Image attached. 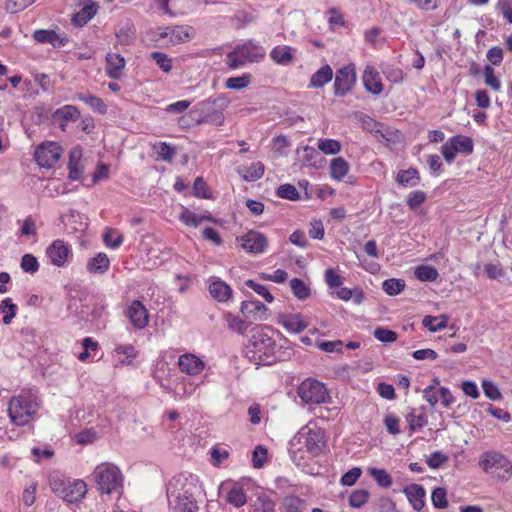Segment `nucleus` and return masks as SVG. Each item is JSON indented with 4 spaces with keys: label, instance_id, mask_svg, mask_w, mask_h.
I'll return each mask as SVG.
<instances>
[{
    "label": "nucleus",
    "instance_id": "nucleus-63",
    "mask_svg": "<svg viewBox=\"0 0 512 512\" xmlns=\"http://www.w3.org/2000/svg\"><path fill=\"white\" fill-rule=\"evenodd\" d=\"M275 503L267 495H260L257 497L255 509L258 512H272L274 510Z\"/></svg>",
    "mask_w": 512,
    "mask_h": 512
},
{
    "label": "nucleus",
    "instance_id": "nucleus-56",
    "mask_svg": "<svg viewBox=\"0 0 512 512\" xmlns=\"http://www.w3.org/2000/svg\"><path fill=\"white\" fill-rule=\"evenodd\" d=\"M481 384L483 392L488 399L497 401L502 398L500 390L492 381L484 379Z\"/></svg>",
    "mask_w": 512,
    "mask_h": 512
},
{
    "label": "nucleus",
    "instance_id": "nucleus-37",
    "mask_svg": "<svg viewBox=\"0 0 512 512\" xmlns=\"http://www.w3.org/2000/svg\"><path fill=\"white\" fill-rule=\"evenodd\" d=\"M296 153L300 157L303 166H315L316 159L319 157V152L315 148L308 145L298 148Z\"/></svg>",
    "mask_w": 512,
    "mask_h": 512
},
{
    "label": "nucleus",
    "instance_id": "nucleus-18",
    "mask_svg": "<svg viewBox=\"0 0 512 512\" xmlns=\"http://www.w3.org/2000/svg\"><path fill=\"white\" fill-rule=\"evenodd\" d=\"M278 323L290 333H301L308 327V322L300 313H282L278 316Z\"/></svg>",
    "mask_w": 512,
    "mask_h": 512
},
{
    "label": "nucleus",
    "instance_id": "nucleus-61",
    "mask_svg": "<svg viewBox=\"0 0 512 512\" xmlns=\"http://www.w3.org/2000/svg\"><path fill=\"white\" fill-rule=\"evenodd\" d=\"M426 200V193L421 190H415L409 193L407 197V205L410 209H417Z\"/></svg>",
    "mask_w": 512,
    "mask_h": 512
},
{
    "label": "nucleus",
    "instance_id": "nucleus-55",
    "mask_svg": "<svg viewBox=\"0 0 512 512\" xmlns=\"http://www.w3.org/2000/svg\"><path fill=\"white\" fill-rule=\"evenodd\" d=\"M24 272L34 274L39 270V263L37 258L32 254H25L22 256L21 264Z\"/></svg>",
    "mask_w": 512,
    "mask_h": 512
},
{
    "label": "nucleus",
    "instance_id": "nucleus-7",
    "mask_svg": "<svg viewBox=\"0 0 512 512\" xmlns=\"http://www.w3.org/2000/svg\"><path fill=\"white\" fill-rule=\"evenodd\" d=\"M478 465L485 473L495 474L504 481L512 476V462L498 451L491 450L481 454Z\"/></svg>",
    "mask_w": 512,
    "mask_h": 512
},
{
    "label": "nucleus",
    "instance_id": "nucleus-57",
    "mask_svg": "<svg viewBox=\"0 0 512 512\" xmlns=\"http://www.w3.org/2000/svg\"><path fill=\"white\" fill-rule=\"evenodd\" d=\"M179 220L190 227H197L201 224V218L198 217V214L187 208H183L179 215Z\"/></svg>",
    "mask_w": 512,
    "mask_h": 512
},
{
    "label": "nucleus",
    "instance_id": "nucleus-34",
    "mask_svg": "<svg viewBox=\"0 0 512 512\" xmlns=\"http://www.w3.org/2000/svg\"><path fill=\"white\" fill-rule=\"evenodd\" d=\"M115 353L118 356V363L122 365L130 364L137 356V351L131 344L117 346L115 348Z\"/></svg>",
    "mask_w": 512,
    "mask_h": 512
},
{
    "label": "nucleus",
    "instance_id": "nucleus-5",
    "mask_svg": "<svg viewBox=\"0 0 512 512\" xmlns=\"http://www.w3.org/2000/svg\"><path fill=\"white\" fill-rule=\"evenodd\" d=\"M92 478L101 494L121 493L123 489V475L121 470L112 463L97 465L92 473Z\"/></svg>",
    "mask_w": 512,
    "mask_h": 512
},
{
    "label": "nucleus",
    "instance_id": "nucleus-9",
    "mask_svg": "<svg viewBox=\"0 0 512 512\" xmlns=\"http://www.w3.org/2000/svg\"><path fill=\"white\" fill-rule=\"evenodd\" d=\"M229 103V99L224 94L214 98L209 97L198 103L197 109L202 115L200 121L216 126L222 125L224 122L223 111L228 107Z\"/></svg>",
    "mask_w": 512,
    "mask_h": 512
},
{
    "label": "nucleus",
    "instance_id": "nucleus-1",
    "mask_svg": "<svg viewBox=\"0 0 512 512\" xmlns=\"http://www.w3.org/2000/svg\"><path fill=\"white\" fill-rule=\"evenodd\" d=\"M203 494L199 478L189 472L174 476L167 486V499L173 512H199L198 501Z\"/></svg>",
    "mask_w": 512,
    "mask_h": 512
},
{
    "label": "nucleus",
    "instance_id": "nucleus-24",
    "mask_svg": "<svg viewBox=\"0 0 512 512\" xmlns=\"http://www.w3.org/2000/svg\"><path fill=\"white\" fill-rule=\"evenodd\" d=\"M125 67V59L117 53L106 55V73L112 79H119Z\"/></svg>",
    "mask_w": 512,
    "mask_h": 512
},
{
    "label": "nucleus",
    "instance_id": "nucleus-31",
    "mask_svg": "<svg viewBox=\"0 0 512 512\" xmlns=\"http://www.w3.org/2000/svg\"><path fill=\"white\" fill-rule=\"evenodd\" d=\"M349 172L348 162L342 158H333L330 162V176L335 180H342Z\"/></svg>",
    "mask_w": 512,
    "mask_h": 512
},
{
    "label": "nucleus",
    "instance_id": "nucleus-3",
    "mask_svg": "<svg viewBox=\"0 0 512 512\" xmlns=\"http://www.w3.org/2000/svg\"><path fill=\"white\" fill-rule=\"evenodd\" d=\"M51 490L65 502L79 503L87 494V484L81 479H72L59 471L49 476Z\"/></svg>",
    "mask_w": 512,
    "mask_h": 512
},
{
    "label": "nucleus",
    "instance_id": "nucleus-33",
    "mask_svg": "<svg viewBox=\"0 0 512 512\" xmlns=\"http://www.w3.org/2000/svg\"><path fill=\"white\" fill-rule=\"evenodd\" d=\"M226 500L235 507H241L246 504L247 497L244 489L240 485L233 484L228 491Z\"/></svg>",
    "mask_w": 512,
    "mask_h": 512
},
{
    "label": "nucleus",
    "instance_id": "nucleus-15",
    "mask_svg": "<svg viewBox=\"0 0 512 512\" xmlns=\"http://www.w3.org/2000/svg\"><path fill=\"white\" fill-rule=\"evenodd\" d=\"M258 46L252 43L243 44L238 46L233 52L228 55V62L230 67L238 68L246 62L254 61L257 56Z\"/></svg>",
    "mask_w": 512,
    "mask_h": 512
},
{
    "label": "nucleus",
    "instance_id": "nucleus-59",
    "mask_svg": "<svg viewBox=\"0 0 512 512\" xmlns=\"http://www.w3.org/2000/svg\"><path fill=\"white\" fill-rule=\"evenodd\" d=\"M384 425L391 435H398L400 433V419L393 413H388L384 417Z\"/></svg>",
    "mask_w": 512,
    "mask_h": 512
},
{
    "label": "nucleus",
    "instance_id": "nucleus-43",
    "mask_svg": "<svg viewBox=\"0 0 512 512\" xmlns=\"http://www.w3.org/2000/svg\"><path fill=\"white\" fill-rule=\"evenodd\" d=\"M224 319L227 323L228 328L234 332L243 334L247 329L245 321L240 317L233 315L230 312H226L224 314Z\"/></svg>",
    "mask_w": 512,
    "mask_h": 512
},
{
    "label": "nucleus",
    "instance_id": "nucleus-52",
    "mask_svg": "<svg viewBox=\"0 0 512 512\" xmlns=\"http://www.w3.org/2000/svg\"><path fill=\"white\" fill-rule=\"evenodd\" d=\"M245 285L255 291L258 295L263 297L268 303L273 302L274 297L268 290L267 286L257 283L254 280L248 279L245 281Z\"/></svg>",
    "mask_w": 512,
    "mask_h": 512
},
{
    "label": "nucleus",
    "instance_id": "nucleus-23",
    "mask_svg": "<svg viewBox=\"0 0 512 512\" xmlns=\"http://www.w3.org/2000/svg\"><path fill=\"white\" fill-rule=\"evenodd\" d=\"M240 310L246 317H252L254 320L266 319L267 307L258 300L243 301Z\"/></svg>",
    "mask_w": 512,
    "mask_h": 512
},
{
    "label": "nucleus",
    "instance_id": "nucleus-35",
    "mask_svg": "<svg viewBox=\"0 0 512 512\" xmlns=\"http://www.w3.org/2000/svg\"><path fill=\"white\" fill-rule=\"evenodd\" d=\"M284 512H304L306 501L295 495H288L283 500Z\"/></svg>",
    "mask_w": 512,
    "mask_h": 512
},
{
    "label": "nucleus",
    "instance_id": "nucleus-28",
    "mask_svg": "<svg viewBox=\"0 0 512 512\" xmlns=\"http://www.w3.org/2000/svg\"><path fill=\"white\" fill-rule=\"evenodd\" d=\"M76 97L99 114H105L107 112V106L100 97L90 93H78Z\"/></svg>",
    "mask_w": 512,
    "mask_h": 512
},
{
    "label": "nucleus",
    "instance_id": "nucleus-32",
    "mask_svg": "<svg viewBox=\"0 0 512 512\" xmlns=\"http://www.w3.org/2000/svg\"><path fill=\"white\" fill-rule=\"evenodd\" d=\"M456 148L457 153L470 155L473 152L474 144L472 138L463 135H455L449 139Z\"/></svg>",
    "mask_w": 512,
    "mask_h": 512
},
{
    "label": "nucleus",
    "instance_id": "nucleus-26",
    "mask_svg": "<svg viewBox=\"0 0 512 512\" xmlns=\"http://www.w3.org/2000/svg\"><path fill=\"white\" fill-rule=\"evenodd\" d=\"M420 175L415 168L400 170L396 176V182L404 187H415L420 184Z\"/></svg>",
    "mask_w": 512,
    "mask_h": 512
},
{
    "label": "nucleus",
    "instance_id": "nucleus-8",
    "mask_svg": "<svg viewBox=\"0 0 512 512\" xmlns=\"http://www.w3.org/2000/svg\"><path fill=\"white\" fill-rule=\"evenodd\" d=\"M37 410L38 403L26 394L12 397L8 406L9 417L18 426L26 425Z\"/></svg>",
    "mask_w": 512,
    "mask_h": 512
},
{
    "label": "nucleus",
    "instance_id": "nucleus-13",
    "mask_svg": "<svg viewBox=\"0 0 512 512\" xmlns=\"http://www.w3.org/2000/svg\"><path fill=\"white\" fill-rule=\"evenodd\" d=\"M46 256L54 266L63 267L72 257V250L63 240L56 239L47 247Z\"/></svg>",
    "mask_w": 512,
    "mask_h": 512
},
{
    "label": "nucleus",
    "instance_id": "nucleus-25",
    "mask_svg": "<svg viewBox=\"0 0 512 512\" xmlns=\"http://www.w3.org/2000/svg\"><path fill=\"white\" fill-rule=\"evenodd\" d=\"M110 267V260L108 256L100 252L96 254L93 258H90L87 262V271L94 274H103Z\"/></svg>",
    "mask_w": 512,
    "mask_h": 512
},
{
    "label": "nucleus",
    "instance_id": "nucleus-10",
    "mask_svg": "<svg viewBox=\"0 0 512 512\" xmlns=\"http://www.w3.org/2000/svg\"><path fill=\"white\" fill-rule=\"evenodd\" d=\"M298 396L303 402L310 405L325 403L330 398L325 385L314 379H306L300 384Z\"/></svg>",
    "mask_w": 512,
    "mask_h": 512
},
{
    "label": "nucleus",
    "instance_id": "nucleus-53",
    "mask_svg": "<svg viewBox=\"0 0 512 512\" xmlns=\"http://www.w3.org/2000/svg\"><path fill=\"white\" fill-rule=\"evenodd\" d=\"M369 498V492L365 489L354 490L349 497V504L353 508H361Z\"/></svg>",
    "mask_w": 512,
    "mask_h": 512
},
{
    "label": "nucleus",
    "instance_id": "nucleus-50",
    "mask_svg": "<svg viewBox=\"0 0 512 512\" xmlns=\"http://www.w3.org/2000/svg\"><path fill=\"white\" fill-rule=\"evenodd\" d=\"M431 501L435 508L444 509L448 506L447 491L443 487L435 488L431 494Z\"/></svg>",
    "mask_w": 512,
    "mask_h": 512
},
{
    "label": "nucleus",
    "instance_id": "nucleus-42",
    "mask_svg": "<svg viewBox=\"0 0 512 512\" xmlns=\"http://www.w3.org/2000/svg\"><path fill=\"white\" fill-rule=\"evenodd\" d=\"M124 237L118 231L107 228L105 233L103 234V242L104 244L112 249H117L123 243Z\"/></svg>",
    "mask_w": 512,
    "mask_h": 512
},
{
    "label": "nucleus",
    "instance_id": "nucleus-6",
    "mask_svg": "<svg viewBox=\"0 0 512 512\" xmlns=\"http://www.w3.org/2000/svg\"><path fill=\"white\" fill-rule=\"evenodd\" d=\"M149 35L157 46L168 47L189 41L194 36V29L188 25H171L153 29Z\"/></svg>",
    "mask_w": 512,
    "mask_h": 512
},
{
    "label": "nucleus",
    "instance_id": "nucleus-12",
    "mask_svg": "<svg viewBox=\"0 0 512 512\" xmlns=\"http://www.w3.org/2000/svg\"><path fill=\"white\" fill-rule=\"evenodd\" d=\"M356 83V72L353 64L337 70L333 84L335 96H345Z\"/></svg>",
    "mask_w": 512,
    "mask_h": 512
},
{
    "label": "nucleus",
    "instance_id": "nucleus-51",
    "mask_svg": "<svg viewBox=\"0 0 512 512\" xmlns=\"http://www.w3.org/2000/svg\"><path fill=\"white\" fill-rule=\"evenodd\" d=\"M151 58L163 72L169 73L172 70V60L167 54L156 51L151 53Z\"/></svg>",
    "mask_w": 512,
    "mask_h": 512
},
{
    "label": "nucleus",
    "instance_id": "nucleus-48",
    "mask_svg": "<svg viewBox=\"0 0 512 512\" xmlns=\"http://www.w3.org/2000/svg\"><path fill=\"white\" fill-rule=\"evenodd\" d=\"M406 419L408 422L409 430L411 432H415L422 429L428 423L426 415L422 413L416 415L414 412H410L406 416Z\"/></svg>",
    "mask_w": 512,
    "mask_h": 512
},
{
    "label": "nucleus",
    "instance_id": "nucleus-2",
    "mask_svg": "<svg viewBox=\"0 0 512 512\" xmlns=\"http://www.w3.org/2000/svg\"><path fill=\"white\" fill-rule=\"evenodd\" d=\"M268 327H257L246 346V356L256 365H269L273 361L276 343L268 335Z\"/></svg>",
    "mask_w": 512,
    "mask_h": 512
},
{
    "label": "nucleus",
    "instance_id": "nucleus-17",
    "mask_svg": "<svg viewBox=\"0 0 512 512\" xmlns=\"http://www.w3.org/2000/svg\"><path fill=\"white\" fill-rule=\"evenodd\" d=\"M177 364L179 370L189 376L199 375L205 368V362L192 353L180 355Z\"/></svg>",
    "mask_w": 512,
    "mask_h": 512
},
{
    "label": "nucleus",
    "instance_id": "nucleus-45",
    "mask_svg": "<svg viewBox=\"0 0 512 512\" xmlns=\"http://www.w3.org/2000/svg\"><path fill=\"white\" fill-rule=\"evenodd\" d=\"M270 56L278 64H287L292 59L291 48L288 46L275 47Z\"/></svg>",
    "mask_w": 512,
    "mask_h": 512
},
{
    "label": "nucleus",
    "instance_id": "nucleus-19",
    "mask_svg": "<svg viewBox=\"0 0 512 512\" xmlns=\"http://www.w3.org/2000/svg\"><path fill=\"white\" fill-rule=\"evenodd\" d=\"M33 38L36 42L41 44L49 43L54 48L64 47L69 38L65 34H57L54 30L39 29L34 31Z\"/></svg>",
    "mask_w": 512,
    "mask_h": 512
},
{
    "label": "nucleus",
    "instance_id": "nucleus-40",
    "mask_svg": "<svg viewBox=\"0 0 512 512\" xmlns=\"http://www.w3.org/2000/svg\"><path fill=\"white\" fill-rule=\"evenodd\" d=\"M317 147L326 155H335L341 151L342 146L338 140L324 138L318 140Z\"/></svg>",
    "mask_w": 512,
    "mask_h": 512
},
{
    "label": "nucleus",
    "instance_id": "nucleus-36",
    "mask_svg": "<svg viewBox=\"0 0 512 512\" xmlns=\"http://www.w3.org/2000/svg\"><path fill=\"white\" fill-rule=\"evenodd\" d=\"M415 276L422 282H433L439 277V272L433 266L420 265L415 269Z\"/></svg>",
    "mask_w": 512,
    "mask_h": 512
},
{
    "label": "nucleus",
    "instance_id": "nucleus-54",
    "mask_svg": "<svg viewBox=\"0 0 512 512\" xmlns=\"http://www.w3.org/2000/svg\"><path fill=\"white\" fill-rule=\"evenodd\" d=\"M154 147L156 149L158 157L167 162L172 161L176 154L175 148L167 144L166 142H159Z\"/></svg>",
    "mask_w": 512,
    "mask_h": 512
},
{
    "label": "nucleus",
    "instance_id": "nucleus-44",
    "mask_svg": "<svg viewBox=\"0 0 512 512\" xmlns=\"http://www.w3.org/2000/svg\"><path fill=\"white\" fill-rule=\"evenodd\" d=\"M383 290L390 296L400 294L405 288V281L402 279L390 278L383 282Z\"/></svg>",
    "mask_w": 512,
    "mask_h": 512
},
{
    "label": "nucleus",
    "instance_id": "nucleus-30",
    "mask_svg": "<svg viewBox=\"0 0 512 512\" xmlns=\"http://www.w3.org/2000/svg\"><path fill=\"white\" fill-rule=\"evenodd\" d=\"M449 316L441 314L439 316L427 315L422 320V325L430 332H437L443 330L448 325Z\"/></svg>",
    "mask_w": 512,
    "mask_h": 512
},
{
    "label": "nucleus",
    "instance_id": "nucleus-39",
    "mask_svg": "<svg viewBox=\"0 0 512 512\" xmlns=\"http://www.w3.org/2000/svg\"><path fill=\"white\" fill-rule=\"evenodd\" d=\"M290 288L294 296L299 300H306L311 294L310 288L299 278L290 280Z\"/></svg>",
    "mask_w": 512,
    "mask_h": 512
},
{
    "label": "nucleus",
    "instance_id": "nucleus-41",
    "mask_svg": "<svg viewBox=\"0 0 512 512\" xmlns=\"http://www.w3.org/2000/svg\"><path fill=\"white\" fill-rule=\"evenodd\" d=\"M17 306L12 302L11 298H5L0 303V312L4 314L2 321L5 325H9L16 316Z\"/></svg>",
    "mask_w": 512,
    "mask_h": 512
},
{
    "label": "nucleus",
    "instance_id": "nucleus-29",
    "mask_svg": "<svg viewBox=\"0 0 512 512\" xmlns=\"http://www.w3.org/2000/svg\"><path fill=\"white\" fill-rule=\"evenodd\" d=\"M239 173L246 181H256L263 176L264 165L261 162H253L250 166L240 167Z\"/></svg>",
    "mask_w": 512,
    "mask_h": 512
},
{
    "label": "nucleus",
    "instance_id": "nucleus-22",
    "mask_svg": "<svg viewBox=\"0 0 512 512\" xmlns=\"http://www.w3.org/2000/svg\"><path fill=\"white\" fill-rule=\"evenodd\" d=\"M404 493L409 503L416 511H420L424 507V497L426 492L423 486L418 484H411L404 488Z\"/></svg>",
    "mask_w": 512,
    "mask_h": 512
},
{
    "label": "nucleus",
    "instance_id": "nucleus-62",
    "mask_svg": "<svg viewBox=\"0 0 512 512\" xmlns=\"http://www.w3.org/2000/svg\"><path fill=\"white\" fill-rule=\"evenodd\" d=\"M373 335L378 341L383 343H391L397 339L396 332L382 327L375 329Z\"/></svg>",
    "mask_w": 512,
    "mask_h": 512
},
{
    "label": "nucleus",
    "instance_id": "nucleus-64",
    "mask_svg": "<svg viewBox=\"0 0 512 512\" xmlns=\"http://www.w3.org/2000/svg\"><path fill=\"white\" fill-rule=\"evenodd\" d=\"M362 474V470L359 467H354L351 470L344 473L340 479V483L343 486H352L356 483Z\"/></svg>",
    "mask_w": 512,
    "mask_h": 512
},
{
    "label": "nucleus",
    "instance_id": "nucleus-11",
    "mask_svg": "<svg viewBox=\"0 0 512 512\" xmlns=\"http://www.w3.org/2000/svg\"><path fill=\"white\" fill-rule=\"evenodd\" d=\"M61 146L52 141L40 144L34 152V158L39 166L43 168L53 167L62 155Z\"/></svg>",
    "mask_w": 512,
    "mask_h": 512
},
{
    "label": "nucleus",
    "instance_id": "nucleus-38",
    "mask_svg": "<svg viewBox=\"0 0 512 512\" xmlns=\"http://www.w3.org/2000/svg\"><path fill=\"white\" fill-rule=\"evenodd\" d=\"M54 116L63 122L76 121L80 117V111L73 105H64L55 111Z\"/></svg>",
    "mask_w": 512,
    "mask_h": 512
},
{
    "label": "nucleus",
    "instance_id": "nucleus-4",
    "mask_svg": "<svg viewBox=\"0 0 512 512\" xmlns=\"http://www.w3.org/2000/svg\"><path fill=\"white\" fill-rule=\"evenodd\" d=\"M298 445L301 446L297 448L299 451L304 448L313 457L320 455L326 446L323 430L317 427L305 426L290 441L289 452L292 460L297 465L300 464L297 462V452L295 450Z\"/></svg>",
    "mask_w": 512,
    "mask_h": 512
},
{
    "label": "nucleus",
    "instance_id": "nucleus-20",
    "mask_svg": "<svg viewBox=\"0 0 512 512\" xmlns=\"http://www.w3.org/2000/svg\"><path fill=\"white\" fill-rule=\"evenodd\" d=\"M362 78L364 87L368 92L379 95L383 91L381 77L373 66L368 65L365 68Z\"/></svg>",
    "mask_w": 512,
    "mask_h": 512
},
{
    "label": "nucleus",
    "instance_id": "nucleus-46",
    "mask_svg": "<svg viewBox=\"0 0 512 512\" xmlns=\"http://www.w3.org/2000/svg\"><path fill=\"white\" fill-rule=\"evenodd\" d=\"M96 10L93 6H85L72 18V23L75 26L81 27L85 25L95 14Z\"/></svg>",
    "mask_w": 512,
    "mask_h": 512
},
{
    "label": "nucleus",
    "instance_id": "nucleus-27",
    "mask_svg": "<svg viewBox=\"0 0 512 512\" xmlns=\"http://www.w3.org/2000/svg\"><path fill=\"white\" fill-rule=\"evenodd\" d=\"M333 78V70L329 65H324L314 72L310 79V87L321 88Z\"/></svg>",
    "mask_w": 512,
    "mask_h": 512
},
{
    "label": "nucleus",
    "instance_id": "nucleus-14",
    "mask_svg": "<svg viewBox=\"0 0 512 512\" xmlns=\"http://www.w3.org/2000/svg\"><path fill=\"white\" fill-rule=\"evenodd\" d=\"M237 240L241 242V246L246 252L252 254H261L268 246L266 236L254 230L248 231L246 234L237 238Z\"/></svg>",
    "mask_w": 512,
    "mask_h": 512
},
{
    "label": "nucleus",
    "instance_id": "nucleus-49",
    "mask_svg": "<svg viewBox=\"0 0 512 512\" xmlns=\"http://www.w3.org/2000/svg\"><path fill=\"white\" fill-rule=\"evenodd\" d=\"M369 474L383 488H389L392 485V478L384 469L370 468Z\"/></svg>",
    "mask_w": 512,
    "mask_h": 512
},
{
    "label": "nucleus",
    "instance_id": "nucleus-16",
    "mask_svg": "<svg viewBox=\"0 0 512 512\" xmlns=\"http://www.w3.org/2000/svg\"><path fill=\"white\" fill-rule=\"evenodd\" d=\"M126 317L136 329H144L149 322V313L144 304L139 300H133L126 309Z\"/></svg>",
    "mask_w": 512,
    "mask_h": 512
},
{
    "label": "nucleus",
    "instance_id": "nucleus-47",
    "mask_svg": "<svg viewBox=\"0 0 512 512\" xmlns=\"http://www.w3.org/2000/svg\"><path fill=\"white\" fill-rule=\"evenodd\" d=\"M276 195L279 198L296 201L300 198V194L296 187L292 184H282L277 188Z\"/></svg>",
    "mask_w": 512,
    "mask_h": 512
},
{
    "label": "nucleus",
    "instance_id": "nucleus-60",
    "mask_svg": "<svg viewBox=\"0 0 512 512\" xmlns=\"http://www.w3.org/2000/svg\"><path fill=\"white\" fill-rule=\"evenodd\" d=\"M484 82L495 91L501 88L500 80L495 76L493 68L489 65H486L484 68Z\"/></svg>",
    "mask_w": 512,
    "mask_h": 512
},
{
    "label": "nucleus",
    "instance_id": "nucleus-21",
    "mask_svg": "<svg viewBox=\"0 0 512 512\" xmlns=\"http://www.w3.org/2000/svg\"><path fill=\"white\" fill-rule=\"evenodd\" d=\"M208 290L211 297L218 302H226L232 296L231 287L220 278H211Z\"/></svg>",
    "mask_w": 512,
    "mask_h": 512
},
{
    "label": "nucleus",
    "instance_id": "nucleus-58",
    "mask_svg": "<svg viewBox=\"0 0 512 512\" xmlns=\"http://www.w3.org/2000/svg\"><path fill=\"white\" fill-rule=\"evenodd\" d=\"M382 73L385 75L386 79L392 83H400L403 81V72L400 68L385 65L382 66Z\"/></svg>",
    "mask_w": 512,
    "mask_h": 512
}]
</instances>
